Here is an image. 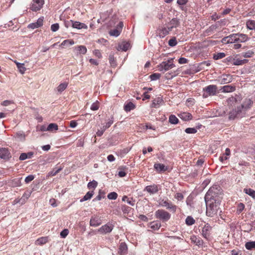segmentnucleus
<instances>
[{
	"label": "nucleus",
	"mask_w": 255,
	"mask_h": 255,
	"mask_svg": "<svg viewBox=\"0 0 255 255\" xmlns=\"http://www.w3.org/2000/svg\"><path fill=\"white\" fill-rule=\"evenodd\" d=\"M163 102V99L161 97H157L152 101V107L157 108L159 105Z\"/></svg>",
	"instance_id": "5701e85b"
},
{
	"label": "nucleus",
	"mask_w": 255,
	"mask_h": 255,
	"mask_svg": "<svg viewBox=\"0 0 255 255\" xmlns=\"http://www.w3.org/2000/svg\"><path fill=\"white\" fill-rule=\"evenodd\" d=\"M247 28L250 30H255V21L253 20H249L246 22Z\"/></svg>",
	"instance_id": "72a5a7b5"
},
{
	"label": "nucleus",
	"mask_w": 255,
	"mask_h": 255,
	"mask_svg": "<svg viewBox=\"0 0 255 255\" xmlns=\"http://www.w3.org/2000/svg\"><path fill=\"white\" fill-rule=\"evenodd\" d=\"M113 229V226L112 224H106L102 226L98 231L101 233L106 234L110 233Z\"/></svg>",
	"instance_id": "9d476101"
},
{
	"label": "nucleus",
	"mask_w": 255,
	"mask_h": 255,
	"mask_svg": "<svg viewBox=\"0 0 255 255\" xmlns=\"http://www.w3.org/2000/svg\"><path fill=\"white\" fill-rule=\"evenodd\" d=\"M43 17L39 18L36 22L29 24L28 28L34 29L41 26L43 25Z\"/></svg>",
	"instance_id": "1a4fd4ad"
},
{
	"label": "nucleus",
	"mask_w": 255,
	"mask_h": 255,
	"mask_svg": "<svg viewBox=\"0 0 255 255\" xmlns=\"http://www.w3.org/2000/svg\"><path fill=\"white\" fill-rule=\"evenodd\" d=\"M245 247L247 249L250 250L255 249V241L246 243Z\"/></svg>",
	"instance_id": "a18cd8bd"
},
{
	"label": "nucleus",
	"mask_w": 255,
	"mask_h": 255,
	"mask_svg": "<svg viewBox=\"0 0 255 255\" xmlns=\"http://www.w3.org/2000/svg\"><path fill=\"white\" fill-rule=\"evenodd\" d=\"M154 167L158 172L165 171L167 169V167L161 163H155Z\"/></svg>",
	"instance_id": "a878e982"
},
{
	"label": "nucleus",
	"mask_w": 255,
	"mask_h": 255,
	"mask_svg": "<svg viewBox=\"0 0 255 255\" xmlns=\"http://www.w3.org/2000/svg\"><path fill=\"white\" fill-rule=\"evenodd\" d=\"M75 49L79 51V52L81 54H84L87 52V48L85 46L83 45L79 46L77 47H75Z\"/></svg>",
	"instance_id": "49530a36"
},
{
	"label": "nucleus",
	"mask_w": 255,
	"mask_h": 255,
	"mask_svg": "<svg viewBox=\"0 0 255 255\" xmlns=\"http://www.w3.org/2000/svg\"><path fill=\"white\" fill-rule=\"evenodd\" d=\"M177 44V42L175 37L170 39L168 41L169 45L171 47L175 46Z\"/></svg>",
	"instance_id": "5fc2aeb1"
},
{
	"label": "nucleus",
	"mask_w": 255,
	"mask_h": 255,
	"mask_svg": "<svg viewBox=\"0 0 255 255\" xmlns=\"http://www.w3.org/2000/svg\"><path fill=\"white\" fill-rule=\"evenodd\" d=\"M254 54V52L251 51H249L246 53H245L243 55L244 57L246 58H249L252 57L253 55Z\"/></svg>",
	"instance_id": "69168bd1"
},
{
	"label": "nucleus",
	"mask_w": 255,
	"mask_h": 255,
	"mask_svg": "<svg viewBox=\"0 0 255 255\" xmlns=\"http://www.w3.org/2000/svg\"><path fill=\"white\" fill-rule=\"evenodd\" d=\"M131 208L126 205H122L121 207V210L125 214H128L130 211Z\"/></svg>",
	"instance_id": "864d4df0"
},
{
	"label": "nucleus",
	"mask_w": 255,
	"mask_h": 255,
	"mask_svg": "<svg viewBox=\"0 0 255 255\" xmlns=\"http://www.w3.org/2000/svg\"><path fill=\"white\" fill-rule=\"evenodd\" d=\"M69 234L68 229H64L60 233V236L62 238H65Z\"/></svg>",
	"instance_id": "052dcab7"
},
{
	"label": "nucleus",
	"mask_w": 255,
	"mask_h": 255,
	"mask_svg": "<svg viewBox=\"0 0 255 255\" xmlns=\"http://www.w3.org/2000/svg\"><path fill=\"white\" fill-rule=\"evenodd\" d=\"M155 216L157 219H158L163 222H166L168 221L171 215L167 211L163 209H159L155 213Z\"/></svg>",
	"instance_id": "20e7f679"
},
{
	"label": "nucleus",
	"mask_w": 255,
	"mask_h": 255,
	"mask_svg": "<svg viewBox=\"0 0 255 255\" xmlns=\"http://www.w3.org/2000/svg\"><path fill=\"white\" fill-rule=\"evenodd\" d=\"M244 192L253 198H255V191L252 189H245Z\"/></svg>",
	"instance_id": "09e8293b"
},
{
	"label": "nucleus",
	"mask_w": 255,
	"mask_h": 255,
	"mask_svg": "<svg viewBox=\"0 0 255 255\" xmlns=\"http://www.w3.org/2000/svg\"><path fill=\"white\" fill-rule=\"evenodd\" d=\"M244 208H245V205L244 204H243L242 203L239 204V205L238 206L237 212L238 214H240L243 211Z\"/></svg>",
	"instance_id": "6e6d98bb"
},
{
	"label": "nucleus",
	"mask_w": 255,
	"mask_h": 255,
	"mask_svg": "<svg viewBox=\"0 0 255 255\" xmlns=\"http://www.w3.org/2000/svg\"><path fill=\"white\" fill-rule=\"evenodd\" d=\"M222 198V194L217 188H211L208 191L205 196L207 216L213 217L217 214Z\"/></svg>",
	"instance_id": "f257e3e1"
},
{
	"label": "nucleus",
	"mask_w": 255,
	"mask_h": 255,
	"mask_svg": "<svg viewBox=\"0 0 255 255\" xmlns=\"http://www.w3.org/2000/svg\"><path fill=\"white\" fill-rule=\"evenodd\" d=\"M33 153L32 152H29L27 153H22L19 157V160H24L27 158H30L33 156Z\"/></svg>",
	"instance_id": "c85d7f7f"
},
{
	"label": "nucleus",
	"mask_w": 255,
	"mask_h": 255,
	"mask_svg": "<svg viewBox=\"0 0 255 255\" xmlns=\"http://www.w3.org/2000/svg\"><path fill=\"white\" fill-rule=\"evenodd\" d=\"M113 121L112 120H110L106 123V125L103 127V128L106 130L108 128L113 124Z\"/></svg>",
	"instance_id": "e2e57ef3"
},
{
	"label": "nucleus",
	"mask_w": 255,
	"mask_h": 255,
	"mask_svg": "<svg viewBox=\"0 0 255 255\" xmlns=\"http://www.w3.org/2000/svg\"><path fill=\"white\" fill-rule=\"evenodd\" d=\"M237 34H232L223 39V41L227 43H233L237 42Z\"/></svg>",
	"instance_id": "f8f14e48"
},
{
	"label": "nucleus",
	"mask_w": 255,
	"mask_h": 255,
	"mask_svg": "<svg viewBox=\"0 0 255 255\" xmlns=\"http://www.w3.org/2000/svg\"><path fill=\"white\" fill-rule=\"evenodd\" d=\"M235 90V88L230 85H226L222 87L221 89V90L223 92L228 93L234 91Z\"/></svg>",
	"instance_id": "c756f323"
},
{
	"label": "nucleus",
	"mask_w": 255,
	"mask_h": 255,
	"mask_svg": "<svg viewBox=\"0 0 255 255\" xmlns=\"http://www.w3.org/2000/svg\"><path fill=\"white\" fill-rule=\"evenodd\" d=\"M149 227L154 230H157L160 228L161 224L157 221H153L149 223Z\"/></svg>",
	"instance_id": "2f4dec72"
},
{
	"label": "nucleus",
	"mask_w": 255,
	"mask_h": 255,
	"mask_svg": "<svg viewBox=\"0 0 255 255\" xmlns=\"http://www.w3.org/2000/svg\"><path fill=\"white\" fill-rule=\"evenodd\" d=\"M122 201L127 202L129 205L134 206V201L132 198H128L127 196H124L122 198Z\"/></svg>",
	"instance_id": "c9c22d12"
},
{
	"label": "nucleus",
	"mask_w": 255,
	"mask_h": 255,
	"mask_svg": "<svg viewBox=\"0 0 255 255\" xmlns=\"http://www.w3.org/2000/svg\"><path fill=\"white\" fill-rule=\"evenodd\" d=\"M211 227L208 224L205 225L202 230V235L204 238L208 239L210 237V232L211 231Z\"/></svg>",
	"instance_id": "6e6552de"
},
{
	"label": "nucleus",
	"mask_w": 255,
	"mask_h": 255,
	"mask_svg": "<svg viewBox=\"0 0 255 255\" xmlns=\"http://www.w3.org/2000/svg\"><path fill=\"white\" fill-rule=\"evenodd\" d=\"M62 168L63 167H60L59 168H55L48 173V175L54 176L56 175L58 173H59L62 169Z\"/></svg>",
	"instance_id": "ea45409f"
},
{
	"label": "nucleus",
	"mask_w": 255,
	"mask_h": 255,
	"mask_svg": "<svg viewBox=\"0 0 255 255\" xmlns=\"http://www.w3.org/2000/svg\"><path fill=\"white\" fill-rule=\"evenodd\" d=\"M253 104V102L250 99H246L244 103L241 105L240 108V109L242 111H246L248 109L251 108Z\"/></svg>",
	"instance_id": "2eb2a0df"
},
{
	"label": "nucleus",
	"mask_w": 255,
	"mask_h": 255,
	"mask_svg": "<svg viewBox=\"0 0 255 255\" xmlns=\"http://www.w3.org/2000/svg\"><path fill=\"white\" fill-rule=\"evenodd\" d=\"M173 62V58H170L167 61L162 62L161 63L158 65V70L161 72H165L169 69L173 68L175 67Z\"/></svg>",
	"instance_id": "7ed1b4c3"
},
{
	"label": "nucleus",
	"mask_w": 255,
	"mask_h": 255,
	"mask_svg": "<svg viewBox=\"0 0 255 255\" xmlns=\"http://www.w3.org/2000/svg\"><path fill=\"white\" fill-rule=\"evenodd\" d=\"M10 157V154L8 150L6 148L0 149V158L4 159H8Z\"/></svg>",
	"instance_id": "f3484780"
},
{
	"label": "nucleus",
	"mask_w": 255,
	"mask_h": 255,
	"mask_svg": "<svg viewBox=\"0 0 255 255\" xmlns=\"http://www.w3.org/2000/svg\"><path fill=\"white\" fill-rule=\"evenodd\" d=\"M74 44V41L72 39H67L64 40L61 44L60 46L64 47V46H68L72 45Z\"/></svg>",
	"instance_id": "4c0bfd02"
},
{
	"label": "nucleus",
	"mask_w": 255,
	"mask_h": 255,
	"mask_svg": "<svg viewBox=\"0 0 255 255\" xmlns=\"http://www.w3.org/2000/svg\"><path fill=\"white\" fill-rule=\"evenodd\" d=\"M242 110L240 109V108L238 107L237 110H233L231 111L229 113V119L230 120H234L238 116H240V114L242 113Z\"/></svg>",
	"instance_id": "a211bd4d"
},
{
	"label": "nucleus",
	"mask_w": 255,
	"mask_h": 255,
	"mask_svg": "<svg viewBox=\"0 0 255 255\" xmlns=\"http://www.w3.org/2000/svg\"><path fill=\"white\" fill-rule=\"evenodd\" d=\"M94 194V191L88 192L82 199L80 200V202H82L90 199Z\"/></svg>",
	"instance_id": "473e14b6"
},
{
	"label": "nucleus",
	"mask_w": 255,
	"mask_h": 255,
	"mask_svg": "<svg viewBox=\"0 0 255 255\" xmlns=\"http://www.w3.org/2000/svg\"><path fill=\"white\" fill-rule=\"evenodd\" d=\"M99 108V104L98 102L93 103L91 106V109L93 111L98 110Z\"/></svg>",
	"instance_id": "680f3d73"
},
{
	"label": "nucleus",
	"mask_w": 255,
	"mask_h": 255,
	"mask_svg": "<svg viewBox=\"0 0 255 255\" xmlns=\"http://www.w3.org/2000/svg\"><path fill=\"white\" fill-rule=\"evenodd\" d=\"M13 102L12 101L5 100V101H4L1 103V105H2L3 106H7L10 104H13Z\"/></svg>",
	"instance_id": "338daca9"
},
{
	"label": "nucleus",
	"mask_w": 255,
	"mask_h": 255,
	"mask_svg": "<svg viewBox=\"0 0 255 255\" xmlns=\"http://www.w3.org/2000/svg\"><path fill=\"white\" fill-rule=\"evenodd\" d=\"M68 83L67 82H64L61 83L56 88L57 91L61 93L63 91H64L67 87Z\"/></svg>",
	"instance_id": "7c9ffc66"
},
{
	"label": "nucleus",
	"mask_w": 255,
	"mask_h": 255,
	"mask_svg": "<svg viewBox=\"0 0 255 255\" xmlns=\"http://www.w3.org/2000/svg\"><path fill=\"white\" fill-rule=\"evenodd\" d=\"M229 255H242L241 251L239 250H233L231 251Z\"/></svg>",
	"instance_id": "0e129e2a"
},
{
	"label": "nucleus",
	"mask_w": 255,
	"mask_h": 255,
	"mask_svg": "<svg viewBox=\"0 0 255 255\" xmlns=\"http://www.w3.org/2000/svg\"><path fill=\"white\" fill-rule=\"evenodd\" d=\"M98 185V182L95 180L90 182L88 184V187L89 189L93 188L95 189Z\"/></svg>",
	"instance_id": "8fccbe9b"
},
{
	"label": "nucleus",
	"mask_w": 255,
	"mask_h": 255,
	"mask_svg": "<svg viewBox=\"0 0 255 255\" xmlns=\"http://www.w3.org/2000/svg\"><path fill=\"white\" fill-rule=\"evenodd\" d=\"M237 42H244L248 40V37L246 34L237 33Z\"/></svg>",
	"instance_id": "4be33fe9"
},
{
	"label": "nucleus",
	"mask_w": 255,
	"mask_h": 255,
	"mask_svg": "<svg viewBox=\"0 0 255 255\" xmlns=\"http://www.w3.org/2000/svg\"><path fill=\"white\" fill-rule=\"evenodd\" d=\"M123 26V22H120L115 29H112L109 31L110 35L116 37L118 36L120 34Z\"/></svg>",
	"instance_id": "0eeeda50"
},
{
	"label": "nucleus",
	"mask_w": 255,
	"mask_h": 255,
	"mask_svg": "<svg viewBox=\"0 0 255 255\" xmlns=\"http://www.w3.org/2000/svg\"><path fill=\"white\" fill-rule=\"evenodd\" d=\"M175 198L178 200H181L183 199V195L181 193H177L175 195Z\"/></svg>",
	"instance_id": "774afa93"
},
{
	"label": "nucleus",
	"mask_w": 255,
	"mask_h": 255,
	"mask_svg": "<svg viewBox=\"0 0 255 255\" xmlns=\"http://www.w3.org/2000/svg\"><path fill=\"white\" fill-rule=\"evenodd\" d=\"M160 76H161L160 74L156 73H153V74H151L150 76V78L151 80L155 81V80L159 79L160 78Z\"/></svg>",
	"instance_id": "603ef678"
},
{
	"label": "nucleus",
	"mask_w": 255,
	"mask_h": 255,
	"mask_svg": "<svg viewBox=\"0 0 255 255\" xmlns=\"http://www.w3.org/2000/svg\"><path fill=\"white\" fill-rule=\"evenodd\" d=\"M185 131L187 133H195L197 132V129L194 128H186Z\"/></svg>",
	"instance_id": "4d7b16f0"
},
{
	"label": "nucleus",
	"mask_w": 255,
	"mask_h": 255,
	"mask_svg": "<svg viewBox=\"0 0 255 255\" xmlns=\"http://www.w3.org/2000/svg\"><path fill=\"white\" fill-rule=\"evenodd\" d=\"M44 3V0H33L31 2L30 8L33 11H37L42 7Z\"/></svg>",
	"instance_id": "39448f33"
},
{
	"label": "nucleus",
	"mask_w": 255,
	"mask_h": 255,
	"mask_svg": "<svg viewBox=\"0 0 255 255\" xmlns=\"http://www.w3.org/2000/svg\"><path fill=\"white\" fill-rule=\"evenodd\" d=\"M130 47V44L127 42H123L119 46V49L124 51H127Z\"/></svg>",
	"instance_id": "bb28decb"
},
{
	"label": "nucleus",
	"mask_w": 255,
	"mask_h": 255,
	"mask_svg": "<svg viewBox=\"0 0 255 255\" xmlns=\"http://www.w3.org/2000/svg\"><path fill=\"white\" fill-rule=\"evenodd\" d=\"M232 81V76L230 75H223L221 77V83L222 84L229 83Z\"/></svg>",
	"instance_id": "b1692460"
},
{
	"label": "nucleus",
	"mask_w": 255,
	"mask_h": 255,
	"mask_svg": "<svg viewBox=\"0 0 255 255\" xmlns=\"http://www.w3.org/2000/svg\"><path fill=\"white\" fill-rule=\"evenodd\" d=\"M179 25V21L176 18L172 19L168 23L167 27L171 30L173 28L176 27Z\"/></svg>",
	"instance_id": "412c9836"
},
{
	"label": "nucleus",
	"mask_w": 255,
	"mask_h": 255,
	"mask_svg": "<svg viewBox=\"0 0 255 255\" xmlns=\"http://www.w3.org/2000/svg\"><path fill=\"white\" fill-rule=\"evenodd\" d=\"M171 31L168 27H163L159 30L158 34L160 37L163 38L168 34L169 32Z\"/></svg>",
	"instance_id": "393cba45"
},
{
	"label": "nucleus",
	"mask_w": 255,
	"mask_h": 255,
	"mask_svg": "<svg viewBox=\"0 0 255 255\" xmlns=\"http://www.w3.org/2000/svg\"><path fill=\"white\" fill-rule=\"evenodd\" d=\"M14 62L16 65L17 68H18L19 72L21 74H23L26 70V68L24 66V64L23 63H20L16 61H15Z\"/></svg>",
	"instance_id": "cd10ccee"
},
{
	"label": "nucleus",
	"mask_w": 255,
	"mask_h": 255,
	"mask_svg": "<svg viewBox=\"0 0 255 255\" xmlns=\"http://www.w3.org/2000/svg\"><path fill=\"white\" fill-rule=\"evenodd\" d=\"M248 62V60L243 59L240 60L239 59H233V64L234 65H241L246 63Z\"/></svg>",
	"instance_id": "f704fd0d"
},
{
	"label": "nucleus",
	"mask_w": 255,
	"mask_h": 255,
	"mask_svg": "<svg viewBox=\"0 0 255 255\" xmlns=\"http://www.w3.org/2000/svg\"><path fill=\"white\" fill-rule=\"evenodd\" d=\"M59 25L58 23H54L51 25V30L53 32H56L59 29Z\"/></svg>",
	"instance_id": "13d9d810"
},
{
	"label": "nucleus",
	"mask_w": 255,
	"mask_h": 255,
	"mask_svg": "<svg viewBox=\"0 0 255 255\" xmlns=\"http://www.w3.org/2000/svg\"><path fill=\"white\" fill-rule=\"evenodd\" d=\"M108 198L110 200H115L118 197V194L115 192L110 193L108 196Z\"/></svg>",
	"instance_id": "3c124183"
},
{
	"label": "nucleus",
	"mask_w": 255,
	"mask_h": 255,
	"mask_svg": "<svg viewBox=\"0 0 255 255\" xmlns=\"http://www.w3.org/2000/svg\"><path fill=\"white\" fill-rule=\"evenodd\" d=\"M128 247L125 243H122L120 245L119 254L120 255H125L127 254Z\"/></svg>",
	"instance_id": "6ab92c4d"
},
{
	"label": "nucleus",
	"mask_w": 255,
	"mask_h": 255,
	"mask_svg": "<svg viewBox=\"0 0 255 255\" xmlns=\"http://www.w3.org/2000/svg\"><path fill=\"white\" fill-rule=\"evenodd\" d=\"M102 224V221L99 217H92L90 221V225L93 227H97Z\"/></svg>",
	"instance_id": "4468645a"
},
{
	"label": "nucleus",
	"mask_w": 255,
	"mask_h": 255,
	"mask_svg": "<svg viewBox=\"0 0 255 255\" xmlns=\"http://www.w3.org/2000/svg\"><path fill=\"white\" fill-rule=\"evenodd\" d=\"M58 125L56 124H54V123L50 124L47 127V130L50 131H53L54 130H58Z\"/></svg>",
	"instance_id": "e433bc0d"
},
{
	"label": "nucleus",
	"mask_w": 255,
	"mask_h": 255,
	"mask_svg": "<svg viewBox=\"0 0 255 255\" xmlns=\"http://www.w3.org/2000/svg\"><path fill=\"white\" fill-rule=\"evenodd\" d=\"M47 242V239L45 237H42L38 239L36 242L35 244L37 245H42L45 244Z\"/></svg>",
	"instance_id": "79ce46f5"
},
{
	"label": "nucleus",
	"mask_w": 255,
	"mask_h": 255,
	"mask_svg": "<svg viewBox=\"0 0 255 255\" xmlns=\"http://www.w3.org/2000/svg\"><path fill=\"white\" fill-rule=\"evenodd\" d=\"M226 56V54L224 52H220L214 54L213 58L215 60H218L222 59Z\"/></svg>",
	"instance_id": "de8ad7c7"
},
{
	"label": "nucleus",
	"mask_w": 255,
	"mask_h": 255,
	"mask_svg": "<svg viewBox=\"0 0 255 255\" xmlns=\"http://www.w3.org/2000/svg\"><path fill=\"white\" fill-rule=\"evenodd\" d=\"M71 22L72 24V27L73 28H77L78 29H87L88 28V26L83 23H81L79 21H74L73 20H71Z\"/></svg>",
	"instance_id": "dca6fc26"
},
{
	"label": "nucleus",
	"mask_w": 255,
	"mask_h": 255,
	"mask_svg": "<svg viewBox=\"0 0 255 255\" xmlns=\"http://www.w3.org/2000/svg\"><path fill=\"white\" fill-rule=\"evenodd\" d=\"M190 239L192 242L196 244V245L199 246L201 245L202 243V241L200 239H198L195 236H192L190 238Z\"/></svg>",
	"instance_id": "37998d69"
},
{
	"label": "nucleus",
	"mask_w": 255,
	"mask_h": 255,
	"mask_svg": "<svg viewBox=\"0 0 255 255\" xmlns=\"http://www.w3.org/2000/svg\"><path fill=\"white\" fill-rule=\"evenodd\" d=\"M144 191H146L150 194H154L156 193L158 191L157 185L153 184L152 185H149L145 187Z\"/></svg>",
	"instance_id": "9b49d317"
},
{
	"label": "nucleus",
	"mask_w": 255,
	"mask_h": 255,
	"mask_svg": "<svg viewBox=\"0 0 255 255\" xmlns=\"http://www.w3.org/2000/svg\"><path fill=\"white\" fill-rule=\"evenodd\" d=\"M195 220L191 216H188L185 220V223L188 226H191L194 224Z\"/></svg>",
	"instance_id": "a19ab883"
},
{
	"label": "nucleus",
	"mask_w": 255,
	"mask_h": 255,
	"mask_svg": "<svg viewBox=\"0 0 255 255\" xmlns=\"http://www.w3.org/2000/svg\"><path fill=\"white\" fill-rule=\"evenodd\" d=\"M240 101V97L236 95L235 97H231L227 100V102L229 106H235L238 101Z\"/></svg>",
	"instance_id": "ddd939ff"
},
{
	"label": "nucleus",
	"mask_w": 255,
	"mask_h": 255,
	"mask_svg": "<svg viewBox=\"0 0 255 255\" xmlns=\"http://www.w3.org/2000/svg\"><path fill=\"white\" fill-rule=\"evenodd\" d=\"M178 116L180 119L185 121L191 120L192 118L191 114L187 112L181 113L178 115Z\"/></svg>",
	"instance_id": "aec40b11"
},
{
	"label": "nucleus",
	"mask_w": 255,
	"mask_h": 255,
	"mask_svg": "<svg viewBox=\"0 0 255 255\" xmlns=\"http://www.w3.org/2000/svg\"><path fill=\"white\" fill-rule=\"evenodd\" d=\"M218 88L216 85H210L204 88H203V91L204 93L203 94V97L204 98H207L210 96L216 95L217 93Z\"/></svg>",
	"instance_id": "f03ea898"
},
{
	"label": "nucleus",
	"mask_w": 255,
	"mask_h": 255,
	"mask_svg": "<svg viewBox=\"0 0 255 255\" xmlns=\"http://www.w3.org/2000/svg\"><path fill=\"white\" fill-rule=\"evenodd\" d=\"M160 205L162 207H165L167 209L170 210L173 213H175L176 211L177 207L173 204L172 203L168 200H162L160 203Z\"/></svg>",
	"instance_id": "423d86ee"
},
{
	"label": "nucleus",
	"mask_w": 255,
	"mask_h": 255,
	"mask_svg": "<svg viewBox=\"0 0 255 255\" xmlns=\"http://www.w3.org/2000/svg\"><path fill=\"white\" fill-rule=\"evenodd\" d=\"M169 122L171 124H176L178 122V119L175 115H171L169 116Z\"/></svg>",
	"instance_id": "c03bdc74"
},
{
	"label": "nucleus",
	"mask_w": 255,
	"mask_h": 255,
	"mask_svg": "<svg viewBox=\"0 0 255 255\" xmlns=\"http://www.w3.org/2000/svg\"><path fill=\"white\" fill-rule=\"evenodd\" d=\"M34 178V176L33 175H29L25 178V182L26 183H28L32 181Z\"/></svg>",
	"instance_id": "bf43d9fd"
},
{
	"label": "nucleus",
	"mask_w": 255,
	"mask_h": 255,
	"mask_svg": "<svg viewBox=\"0 0 255 255\" xmlns=\"http://www.w3.org/2000/svg\"><path fill=\"white\" fill-rule=\"evenodd\" d=\"M135 108L134 105L131 103L129 102L124 106V109L126 112H129L131 110L134 109Z\"/></svg>",
	"instance_id": "58836bf2"
}]
</instances>
